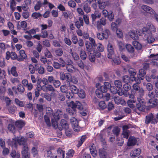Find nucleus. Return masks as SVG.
Returning <instances> with one entry per match:
<instances>
[{
    "instance_id": "69168bd1",
    "label": "nucleus",
    "mask_w": 158,
    "mask_h": 158,
    "mask_svg": "<svg viewBox=\"0 0 158 158\" xmlns=\"http://www.w3.org/2000/svg\"><path fill=\"white\" fill-rule=\"evenodd\" d=\"M41 36L43 38H45L47 37L48 33L47 31L46 30L41 31Z\"/></svg>"
},
{
    "instance_id": "a18cd8bd",
    "label": "nucleus",
    "mask_w": 158,
    "mask_h": 158,
    "mask_svg": "<svg viewBox=\"0 0 158 158\" xmlns=\"http://www.w3.org/2000/svg\"><path fill=\"white\" fill-rule=\"evenodd\" d=\"M123 82L126 83H128L130 82L131 77L130 78L128 76L125 75L123 77Z\"/></svg>"
},
{
    "instance_id": "e2e57ef3",
    "label": "nucleus",
    "mask_w": 158,
    "mask_h": 158,
    "mask_svg": "<svg viewBox=\"0 0 158 158\" xmlns=\"http://www.w3.org/2000/svg\"><path fill=\"white\" fill-rule=\"evenodd\" d=\"M31 153L34 157L35 156L37 155L38 154V151L36 148L35 147L32 148L31 150Z\"/></svg>"
},
{
    "instance_id": "864d4df0",
    "label": "nucleus",
    "mask_w": 158,
    "mask_h": 158,
    "mask_svg": "<svg viewBox=\"0 0 158 158\" xmlns=\"http://www.w3.org/2000/svg\"><path fill=\"white\" fill-rule=\"evenodd\" d=\"M86 139V136L85 135H82L81 137L80 140L78 142V145L79 146H81V145Z\"/></svg>"
},
{
    "instance_id": "bf43d9fd",
    "label": "nucleus",
    "mask_w": 158,
    "mask_h": 158,
    "mask_svg": "<svg viewBox=\"0 0 158 158\" xmlns=\"http://www.w3.org/2000/svg\"><path fill=\"white\" fill-rule=\"evenodd\" d=\"M65 133L66 135L68 137H70L72 134V131L69 128V127L67 129H64Z\"/></svg>"
},
{
    "instance_id": "6e6d98bb",
    "label": "nucleus",
    "mask_w": 158,
    "mask_h": 158,
    "mask_svg": "<svg viewBox=\"0 0 158 158\" xmlns=\"http://www.w3.org/2000/svg\"><path fill=\"white\" fill-rule=\"evenodd\" d=\"M72 41L73 43L76 44L77 43L78 41L77 37L76 35H73L72 36Z\"/></svg>"
},
{
    "instance_id": "f257e3e1",
    "label": "nucleus",
    "mask_w": 158,
    "mask_h": 158,
    "mask_svg": "<svg viewBox=\"0 0 158 158\" xmlns=\"http://www.w3.org/2000/svg\"><path fill=\"white\" fill-rule=\"evenodd\" d=\"M63 113L60 110H57L56 113L52 118V124L53 127L55 128L58 127L60 130L64 129H67L68 128L69 125L67 122L64 119H62L60 125L58 126L57 121L61 117Z\"/></svg>"
},
{
    "instance_id": "58836bf2",
    "label": "nucleus",
    "mask_w": 158,
    "mask_h": 158,
    "mask_svg": "<svg viewBox=\"0 0 158 158\" xmlns=\"http://www.w3.org/2000/svg\"><path fill=\"white\" fill-rule=\"evenodd\" d=\"M102 33L105 39H107L108 37L109 33V31L107 29H105L102 31Z\"/></svg>"
},
{
    "instance_id": "b1692460",
    "label": "nucleus",
    "mask_w": 158,
    "mask_h": 158,
    "mask_svg": "<svg viewBox=\"0 0 158 158\" xmlns=\"http://www.w3.org/2000/svg\"><path fill=\"white\" fill-rule=\"evenodd\" d=\"M79 55L81 58L82 60H84L86 59L87 56L86 53L84 50L81 48L79 52Z\"/></svg>"
},
{
    "instance_id": "5701e85b",
    "label": "nucleus",
    "mask_w": 158,
    "mask_h": 158,
    "mask_svg": "<svg viewBox=\"0 0 158 158\" xmlns=\"http://www.w3.org/2000/svg\"><path fill=\"white\" fill-rule=\"evenodd\" d=\"M79 21H77L75 23V24L76 27L78 29H79L81 26H83V21L82 19L81 18H79Z\"/></svg>"
},
{
    "instance_id": "7c9ffc66",
    "label": "nucleus",
    "mask_w": 158,
    "mask_h": 158,
    "mask_svg": "<svg viewBox=\"0 0 158 158\" xmlns=\"http://www.w3.org/2000/svg\"><path fill=\"white\" fill-rule=\"evenodd\" d=\"M132 44L135 49L137 50H140L142 48L141 44L137 41H134L132 42Z\"/></svg>"
},
{
    "instance_id": "680f3d73",
    "label": "nucleus",
    "mask_w": 158,
    "mask_h": 158,
    "mask_svg": "<svg viewBox=\"0 0 158 158\" xmlns=\"http://www.w3.org/2000/svg\"><path fill=\"white\" fill-rule=\"evenodd\" d=\"M74 131L76 132H78L81 131V128L78 126V124L73 126Z\"/></svg>"
},
{
    "instance_id": "72a5a7b5",
    "label": "nucleus",
    "mask_w": 158,
    "mask_h": 158,
    "mask_svg": "<svg viewBox=\"0 0 158 158\" xmlns=\"http://www.w3.org/2000/svg\"><path fill=\"white\" fill-rule=\"evenodd\" d=\"M85 47L87 51L90 52L92 49L93 46L92 45V44L89 42L87 41L85 43Z\"/></svg>"
},
{
    "instance_id": "0e129e2a",
    "label": "nucleus",
    "mask_w": 158,
    "mask_h": 158,
    "mask_svg": "<svg viewBox=\"0 0 158 158\" xmlns=\"http://www.w3.org/2000/svg\"><path fill=\"white\" fill-rule=\"evenodd\" d=\"M83 19L85 24L89 25V19L88 16L87 15H84Z\"/></svg>"
},
{
    "instance_id": "473e14b6",
    "label": "nucleus",
    "mask_w": 158,
    "mask_h": 158,
    "mask_svg": "<svg viewBox=\"0 0 158 158\" xmlns=\"http://www.w3.org/2000/svg\"><path fill=\"white\" fill-rule=\"evenodd\" d=\"M74 153V151L73 150H70L68 151L66 153V156L65 158H70L73 157Z\"/></svg>"
},
{
    "instance_id": "9b49d317",
    "label": "nucleus",
    "mask_w": 158,
    "mask_h": 158,
    "mask_svg": "<svg viewBox=\"0 0 158 158\" xmlns=\"http://www.w3.org/2000/svg\"><path fill=\"white\" fill-rule=\"evenodd\" d=\"M24 144H21L23 146V147L22 148V154L29 153L28 152L29 148L28 146L27 143V140L24 139Z\"/></svg>"
},
{
    "instance_id": "a211bd4d",
    "label": "nucleus",
    "mask_w": 158,
    "mask_h": 158,
    "mask_svg": "<svg viewBox=\"0 0 158 158\" xmlns=\"http://www.w3.org/2000/svg\"><path fill=\"white\" fill-rule=\"evenodd\" d=\"M69 89V85H61L60 88L61 91L63 93H66L68 92Z\"/></svg>"
},
{
    "instance_id": "5fc2aeb1",
    "label": "nucleus",
    "mask_w": 158,
    "mask_h": 158,
    "mask_svg": "<svg viewBox=\"0 0 158 158\" xmlns=\"http://www.w3.org/2000/svg\"><path fill=\"white\" fill-rule=\"evenodd\" d=\"M115 85L117 87L120 88L122 87V84L121 81L118 80H116L114 82Z\"/></svg>"
},
{
    "instance_id": "338daca9",
    "label": "nucleus",
    "mask_w": 158,
    "mask_h": 158,
    "mask_svg": "<svg viewBox=\"0 0 158 158\" xmlns=\"http://www.w3.org/2000/svg\"><path fill=\"white\" fill-rule=\"evenodd\" d=\"M111 28L113 31H115L117 28V24L114 22L112 23L111 24Z\"/></svg>"
},
{
    "instance_id": "2f4dec72",
    "label": "nucleus",
    "mask_w": 158,
    "mask_h": 158,
    "mask_svg": "<svg viewBox=\"0 0 158 158\" xmlns=\"http://www.w3.org/2000/svg\"><path fill=\"white\" fill-rule=\"evenodd\" d=\"M25 125V123L23 121L19 120L15 123V125L19 128H21Z\"/></svg>"
},
{
    "instance_id": "79ce46f5",
    "label": "nucleus",
    "mask_w": 158,
    "mask_h": 158,
    "mask_svg": "<svg viewBox=\"0 0 158 158\" xmlns=\"http://www.w3.org/2000/svg\"><path fill=\"white\" fill-rule=\"evenodd\" d=\"M71 55L74 60H78L79 59V56L77 53L75 52H72Z\"/></svg>"
},
{
    "instance_id": "ddd939ff",
    "label": "nucleus",
    "mask_w": 158,
    "mask_h": 158,
    "mask_svg": "<svg viewBox=\"0 0 158 158\" xmlns=\"http://www.w3.org/2000/svg\"><path fill=\"white\" fill-rule=\"evenodd\" d=\"M137 142L136 138L134 137H129L127 142V145L129 146L134 145Z\"/></svg>"
},
{
    "instance_id": "09e8293b",
    "label": "nucleus",
    "mask_w": 158,
    "mask_h": 158,
    "mask_svg": "<svg viewBox=\"0 0 158 158\" xmlns=\"http://www.w3.org/2000/svg\"><path fill=\"white\" fill-rule=\"evenodd\" d=\"M56 55L58 56H62L63 52L62 49L61 48H58L55 51Z\"/></svg>"
},
{
    "instance_id": "bb28decb",
    "label": "nucleus",
    "mask_w": 158,
    "mask_h": 158,
    "mask_svg": "<svg viewBox=\"0 0 158 158\" xmlns=\"http://www.w3.org/2000/svg\"><path fill=\"white\" fill-rule=\"evenodd\" d=\"M69 89L74 94H77L79 91L78 89L74 85H69Z\"/></svg>"
},
{
    "instance_id": "4d7b16f0",
    "label": "nucleus",
    "mask_w": 158,
    "mask_h": 158,
    "mask_svg": "<svg viewBox=\"0 0 158 158\" xmlns=\"http://www.w3.org/2000/svg\"><path fill=\"white\" fill-rule=\"evenodd\" d=\"M15 102L16 104L19 106H23V103L22 101L19 100L17 98H15Z\"/></svg>"
},
{
    "instance_id": "37998d69",
    "label": "nucleus",
    "mask_w": 158,
    "mask_h": 158,
    "mask_svg": "<svg viewBox=\"0 0 158 158\" xmlns=\"http://www.w3.org/2000/svg\"><path fill=\"white\" fill-rule=\"evenodd\" d=\"M17 89L18 91L21 93H23L25 90L24 88L21 84H19L17 86Z\"/></svg>"
},
{
    "instance_id": "6e6552de",
    "label": "nucleus",
    "mask_w": 158,
    "mask_h": 158,
    "mask_svg": "<svg viewBox=\"0 0 158 158\" xmlns=\"http://www.w3.org/2000/svg\"><path fill=\"white\" fill-rule=\"evenodd\" d=\"M71 61V60H68L67 61V64L66 65V68L67 71L70 73H73L75 72L77 70L72 64H69V61Z\"/></svg>"
},
{
    "instance_id": "6ab92c4d",
    "label": "nucleus",
    "mask_w": 158,
    "mask_h": 158,
    "mask_svg": "<svg viewBox=\"0 0 158 158\" xmlns=\"http://www.w3.org/2000/svg\"><path fill=\"white\" fill-rule=\"evenodd\" d=\"M46 114L47 115L49 116V117H51H51V118H52L53 115L55 114L56 113L54 114H53V111L51 108L49 107H47L46 108Z\"/></svg>"
},
{
    "instance_id": "39448f33",
    "label": "nucleus",
    "mask_w": 158,
    "mask_h": 158,
    "mask_svg": "<svg viewBox=\"0 0 158 158\" xmlns=\"http://www.w3.org/2000/svg\"><path fill=\"white\" fill-rule=\"evenodd\" d=\"M137 100L139 103L136 105L137 108L140 111H144L145 107V102L144 100L140 98H138Z\"/></svg>"
},
{
    "instance_id": "c03bdc74",
    "label": "nucleus",
    "mask_w": 158,
    "mask_h": 158,
    "mask_svg": "<svg viewBox=\"0 0 158 158\" xmlns=\"http://www.w3.org/2000/svg\"><path fill=\"white\" fill-rule=\"evenodd\" d=\"M120 131V129L118 127H115L112 130L113 133L117 136L118 135Z\"/></svg>"
},
{
    "instance_id": "4468645a",
    "label": "nucleus",
    "mask_w": 158,
    "mask_h": 158,
    "mask_svg": "<svg viewBox=\"0 0 158 158\" xmlns=\"http://www.w3.org/2000/svg\"><path fill=\"white\" fill-rule=\"evenodd\" d=\"M158 122V117H154L153 115L151 114L149 115V123L155 124Z\"/></svg>"
},
{
    "instance_id": "f03ea898",
    "label": "nucleus",
    "mask_w": 158,
    "mask_h": 158,
    "mask_svg": "<svg viewBox=\"0 0 158 158\" xmlns=\"http://www.w3.org/2000/svg\"><path fill=\"white\" fill-rule=\"evenodd\" d=\"M107 49L108 58L111 59L115 64H119L120 63V59L118 56H116L114 52L113 46L110 43H109L108 44Z\"/></svg>"
},
{
    "instance_id": "1a4fd4ad",
    "label": "nucleus",
    "mask_w": 158,
    "mask_h": 158,
    "mask_svg": "<svg viewBox=\"0 0 158 158\" xmlns=\"http://www.w3.org/2000/svg\"><path fill=\"white\" fill-rule=\"evenodd\" d=\"M101 55V53L99 52L97 53H94V54L90 53L89 54V59L92 62H94L95 60V57H100Z\"/></svg>"
},
{
    "instance_id": "4be33fe9",
    "label": "nucleus",
    "mask_w": 158,
    "mask_h": 158,
    "mask_svg": "<svg viewBox=\"0 0 158 158\" xmlns=\"http://www.w3.org/2000/svg\"><path fill=\"white\" fill-rule=\"evenodd\" d=\"M129 35L132 39L137 40L139 39V37L134 31H131L129 32Z\"/></svg>"
},
{
    "instance_id": "603ef678",
    "label": "nucleus",
    "mask_w": 158,
    "mask_h": 158,
    "mask_svg": "<svg viewBox=\"0 0 158 158\" xmlns=\"http://www.w3.org/2000/svg\"><path fill=\"white\" fill-rule=\"evenodd\" d=\"M98 106L100 109H104L106 107V105L104 101H101L98 103Z\"/></svg>"
},
{
    "instance_id": "2eb2a0df",
    "label": "nucleus",
    "mask_w": 158,
    "mask_h": 158,
    "mask_svg": "<svg viewBox=\"0 0 158 158\" xmlns=\"http://www.w3.org/2000/svg\"><path fill=\"white\" fill-rule=\"evenodd\" d=\"M128 72L131 74V79L132 81H134L135 80L136 78L135 77L136 72L135 70L133 69L130 68L128 69Z\"/></svg>"
},
{
    "instance_id": "c756f323",
    "label": "nucleus",
    "mask_w": 158,
    "mask_h": 158,
    "mask_svg": "<svg viewBox=\"0 0 158 158\" xmlns=\"http://www.w3.org/2000/svg\"><path fill=\"white\" fill-rule=\"evenodd\" d=\"M125 47L128 52L132 53L134 52V48L131 44H126Z\"/></svg>"
},
{
    "instance_id": "cd10ccee",
    "label": "nucleus",
    "mask_w": 158,
    "mask_h": 158,
    "mask_svg": "<svg viewBox=\"0 0 158 158\" xmlns=\"http://www.w3.org/2000/svg\"><path fill=\"white\" fill-rule=\"evenodd\" d=\"M57 157L59 158H64V153L63 150L60 149H58L57 151Z\"/></svg>"
},
{
    "instance_id": "ea45409f",
    "label": "nucleus",
    "mask_w": 158,
    "mask_h": 158,
    "mask_svg": "<svg viewBox=\"0 0 158 158\" xmlns=\"http://www.w3.org/2000/svg\"><path fill=\"white\" fill-rule=\"evenodd\" d=\"M135 102L136 100L133 99L132 100H128L127 102L128 106L130 108H133L134 107V105L133 104V103H135Z\"/></svg>"
},
{
    "instance_id": "4c0bfd02",
    "label": "nucleus",
    "mask_w": 158,
    "mask_h": 158,
    "mask_svg": "<svg viewBox=\"0 0 158 158\" xmlns=\"http://www.w3.org/2000/svg\"><path fill=\"white\" fill-rule=\"evenodd\" d=\"M70 121L72 126L78 125V121L74 117L70 119Z\"/></svg>"
},
{
    "instance_id": "49530a36",
    "label": "nucleus",
    "mask_w": 158,
    "mask_h": 158,
    "mask_svg": "<svg viewBox=\"0 0 158 158\" xmlns=\"http://www.w3.org/2000/svg\"><path fill=\"white\" fill-rule=\"evenodd\" d=\"M83 9L86 13H88L91 11L90 8L89 6L86 3L83 6Z\"/></svg>"
},
{
    "instance_id": "aec40b11",
    "label": "nucleus",
    "mask_w": 158,
    "mask_h": 158,
    "mask_svg": "<svg viewBox=\"0 0 158 158\" xmlns=\"http://www.w3.org/2000/svg\"><path fill=\"white\" fill-rule=\"evenodd\" d=\"M146 74V72L143 69H140L139 70V75L138 76V79H143V77Z\"/></svg>"
},
{
    "instance_id": "423d86ee",
    "label": "nucleus",
    "mask_w": 158,
    "mask_h": 158,
    "mask_svg": "<svg viewBox=\"0 0 158 158\" xmlns=\"http://www.w3.org/2000/svg\"><path fill=\"white\" fill-rule=\"evenodd\" d=\"M149 58L150 59L152 58L151 60H149V62H151L153 65H158V53L156 54H151Z\"/></svg>"
},
{
    "instance_id": "393cba45",
    "label": "nucleus",
    "mask_w": 158,
    "mask_h": 158,
    "mask_svg": "<svg viewBox=\"0 0 158 158\" xmlns=\"http://www.w3.org/2000/svg\"><path fill=\"white\" fill-rule=\"evenodd\" d=\"M136 82V83L134 84L132 86V87L135 90L137 91L139 90L140 88L138 85V84L140 83L141 81L139 79H136L135 80Z\"/></svg>"
},
{
    "instance_id": "a19ab883",
    "label": "nucleus",
    "mask_w": 158,
    "mask_h": 158,
    "mask_svg": "<svg viewBox=\"0 0 158 158\" xmlns=\"http://www.w3.org/2000/svg\"><path fill=\"white\" fill-rule=\"evenodd\" d=\"M71 108H68L66 109L67 111L68 112L70 115L74 114L76 111V109L74 108L71 107Z\"/></svg>"
},
{
    "instance_id": "20e7f679",
    "label": "nucleus",
    "mask_w": 158,
    "mask_h": 158,
    "mask_svg": "<svg viewBox=\"0 0 158 158\" xmlns=\"http://www.w3.org/2000/svg\"><path fill=\"white\" fill-rule=\"evenodd\" d=\"M24 138L22 136L15 137L13 138L12 140H11L10 139H8L7 141V143L8 145L12 147H16L17 143L19 145L24 144Z\"/></svg>"
},
{
    "instance_id": "e433bc0d",
    "label": "nucleus",
    "mask_w": 158,
    "mask_h": 158,
    "mask_svg": "<svg viewBox=\"0 0 158 158\" xmlns=\"http://www.w3.org/2000/svg\"><path fill=\"white\" fill-rule=\"evenodd\" d=\"M77 94L78 96L81 98H83L85 97V93L83 90H79Z\"/></svg>"
},
{
    "instance_id": "0eeeda50",
    "label": "nucleus",
    "mask_w": 158,
    "mask_h": 158,
    "mask_svg": "<svg viewBox=\"0 0 158 158\" xmlns=\"http://www.w3.org/2000/svg\"><path fill=\"white\" fill-rule=\"evenodd\" d=\"M67 102L68 106L70 107L74 108L75 109L77 108L80 110H81L82 109L81 104L79 101H77L75 104L74 102L73 101L70 102L69 104Z\"/></svg>"
},
{
    "instance_id": "a878e982",
    "label": "nucleus",
    "mask_w": 158,
    "mask_h": 158,
    "mask_svg": "<svg viewBox=\"0 0 158 158\" xmlns=\"http://www.w3.org/2000/svg\"><path fill=\"white\" fill-rule=\"evenodd\" d=\"M27 27V23L25 21H22L20 22V25L17 26L18 29L20 30L23 29L24 30Z\"/></svg>"
},
{
    "instance_id": "c9c22d12",
    "label": "nucleus",
    "mask_w": 158,
    "mask_h": 158,
    "mask_svg": "<svg viewBox=\"0 0 158 158\" xmlns=\"http://www.w3.org/2000/svg\"><path fill=\"white\" fill-rule=\"evenodd\" d=\"M49 116L47 115H45L44 116V119L45 121V122L46 123L47 125L48 126H51V122L49 118Z\"/></svg>"
},
{
    "instance_id": "de8ad7c7",
    "label": "nucleus",
    "mask_w": 158,
    "mask_h": 158,
    "mask_svg": "<svg viewBox=\"0 0 158 158\" xmlns=\"http://www.w3.org/2000/svg\"><path fill=\"white\" fill-rule=\"evenodd\" d=\"M42 16V15H41L40 13H37L36 12L33 13L31 15V17L34 19H37Z\"/></svg>"
},
{
    "instance_id": "f8f14e48",
    "label": "nucleus",
    "mask_w": 158,
    "mask_h": 158,
    "mask_svg": "<svg viewBox=\"0 0 158 158\" xmlns=\"http://www.w3.org/2000/svg\"><path fill=\"white\" fill-rule=\"evenodd\" d=\"M141 153L140 149L138 148L132 150L130 153L131 156L133 158H135L139 155Z\"/></svg>"
},
{
    "instance_id": "dca6fc26",
    "label": "nucleus",
    "mask_w": 158,
    "mask_h": 158,
    "mask_svg": "<svg viewBox=\"0 0 158 158\" xmlns=\"http://www.w3.org/2000/svg\"><path fill=\"white\" fill-rule=\"evenodd\" d=\"M123 131L122 135L124 138L127 139L129 137V131L127 130L128 128V127L127 125L124 126H123Z\"/></svg>"
},
{
    "instance_id": "3c124183",
    "label": "nucleus",
    "mask_w": 158,
    "mask_h": 158,
    "mask_svg": "<svg viewBox=\"0 0 158 158\" xmlns=\"http://www.w3.org/2000/svg\"><path fill=\"white\" fill-rule=\"evenodd\" d=\"M42 4L39 1L37 2V4L34 7V9L35 11L39 10L42 6Z\"/></svg>"
},
{
    "instance_id": "774afa93",
    "label": "nucleus",
    "mask_w": 158,
    "mask_h": 158,
    "mask_svg": "<svg viewBox=\"0 0 158 158\" xmlns=\"http://www.w3.org/2000/svg\"><path fill=\"white\" fill-rule=\"evenodd\" d=\"M68 5L72 7V8H74L75 7L76 4L74 1L73 0H70L68 2Z\"/></svg>"
},
{
    "instance_id": "f3484780",
    "label": "nucleus",
    "mask_w": 158,
    "mask_h": 158,
    "mask_svg": "<svg viewBox=\"0 0 158 158\" xmlns=\"http://www.w3.org/2000/svg\"><path fill=\"white\" fill-rule=\"evenodd\" d=\"M99 154L101 158H106L107 155V153L104 149H100Z\"/></svg>"
},
{
    "instance_id": "7ed1b4c3",
    "label": "nucleus",
    "mask_w": 158,
    "mask_h": 158,
    "mask_svg": "<svg viewBox=\"0 0 158 158\" xmlns=\"http://www.w3.org/2000/svg\"><path fill=\"white\" fill-rule=\"evenodd\" d=\"M149 97L150 99L149 100V103L152 104L149 105V107H154L158 105V90L154 91L149 92Z\"/></svg>"
},
{
    "instance_id": "052dcab7",
    "label": "nucleus",
    "mask_w": 158,
    "mask_h": 158,
    "mask_svg": "<svg viewBox=\"0 0 158 158\" xmlns=\"http://www.w3.org/2000/svg\"><path fill=\"white\" fill-rule=\"evenodd\" d=\"M53 85L56 88L59 87L60 85V82L58 80H55L53 82Z\"/></svg>"
},
{
    "instance_id": "f704fd0d",
    "label": "nucleus",
    "mask_w": 158,
    "mask_h": 158,
    "mask_svg": "<svg viewBox=\"0 0 158 158\" xmlns=\"http://www.w3.org/2000/svg\"><path fill=\"white\" fill-rule=\"evenodd\" d=\"M102 93L103 92H102L99 89H98L96 90V94L97 96L99 98H102L103 97Z\"/></svg>"
},
{
    "instance_id": "412c9836",
    "label": "nucleus",
    "mask_w": 158,
    "mask_h": 158,
    "mask_svg": "<svg viewBox=\"0 0 158 158\" xmlns=\"http://www.w3.org/2000/svg\"><path fill=\"white\" fill-rule=\"evenodd\" d=\"M10 72L11 74L14 77H17L18 76V73L16 71V68L15 66L12 67L10 71L8 69V72L9 73H10Z\"/></svg>"
},
{
    "instance_id": "9d476101",
    "label": "nucleus",
    "mask_w": 158,
    "mask_h": 158,
    "mask_svg": "<svg viewBox=\"0 0 158 158\" xmlns=\"http://www.w3.org/2000/svg\"><path fill=\"white\" fill-rule=\"evenodd\" d=\"M42 88V90L44 91L47 92L48 91H50L53 92L55 91V89L51 85H43L42 86V88Z\"/></svg>"
},
{
    "instance_id": "13d9d810",
    "label": "nucleus",
    "mask_w": 158,
    "mask_h": 158,
    "mask_svg": "<svg viewBox=\"0 0 158 158\" xmlns=\"http://www.w3.org/2000/svg\"><path fill=\"white\" fill-rule=\"evenodd\" d=\"M19 54L20 56L23 57L25 60L27 58V56L25 53V51L23 50H21L19 51Z\"/></svg>"
},
{
    "instance_id": "8fccbe9b",
    "label": "nucleus",
    "mask_w": 158,
    "mask_h": 158,
    "mask_svg": "<svg viewBox=\"0 0 158 158\" xmlns=\"http://www.w3.org/2000/svg\"><path fill=\"white\" fill-rule=\"evenodd\" d=\"M44 55L46 57L48 58H51L52 56L51 52L47 49H46Z\"/></svg>"
},
{
    "instance_id": "c85d7f7f",
    "label": "nucleus",
    "mask_w": 158,
    "mask_h": 158,
    "mask_svg": "<svg viewBox=\"0 0 158 158\" xmlns=\"http://www.w3.org/2000/svg\"><path fill=\"white\" fill-rule=\"evenodd\" d=\"M148 29L147 28L143 27V35L144 39L148 41Z\"/></svg>"
}]
</instances>
